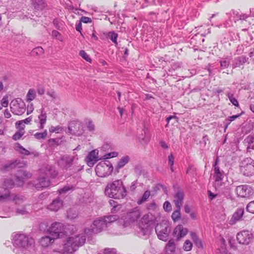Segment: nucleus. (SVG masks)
Listing matches in <instances>:
<instances>
[{"instance_id": "c9c22d12", "label": "nucleus", "mask_w": 254, "mask_h": 254, "mask_svg": "<svg viewBox=\"0 0 254 254\" xmlns=\"http://www.w3.org/2000/svg\"><path fill=\"white\" fill-rule=\"evenodd\" d=\"M36 97V92L33 89H30L26 95V101L30 102L33 100Z\"/></svg>"}, {"instance_id": "a19ab883", "label": "nucleus", "mask_w": 254, "mask_h": 254, "mask_svg": "<svg viewBox=\"0 0 254 254\" xmlns=\"http://www.w3.org/2000/svg\"><path fill=\"white\" fill-rule=\"evenodd\" d=\"M150 195V191L146 190L144 192L142 197L140 199L138 200V201L137 202V204H141L142 203H143V202L146 201L147 200V199L149 198Z\"/></svg>"}, {"instance_id": "7ed1b4c3", "label": "nucleus", "mask_w": 254, "mask_h": 254, "mask_svg": "<svg viewBox=\"0 0 254 254\" xmlns=\"http://www.w3.org/2000/svg\"><path fill=\"white\" fill-rule=\"evenodd\" d=\"M85 241L86 237L83 234L68 237L63 245V250L65 253H72L76 251L79 247L83 245Z\"/></svg>"}, {"instance_id": "aec40b11", "label": "nucleus", "mask_w": 254, "mask_h": 254, "mask_svg": "<svg viewBox=\"0 0 254 254\" xmlns=\"http://www.w3.org/2000/svg\"><path fill=\"white\" fill-rule=\"evenodd\" d=\"M98 152L97 149H95L89 153L86 158L87 165L89 166H93L99 160Z\"/></svg>"}, {"instance_id": "338daca9", "label": "nucleus", "mask_w": 254, "mask_h": 254, "mask_svg": "<svg viewBox=\"0 0 254 254\" xmlns=\"http://www.w3.org/2000/svg\"><path fill=\"white\" fill-rule=\"evenodd\" d=\"M72 212V210H69L67 211V217L68 218L72 219L76 217V213H73L71 214V213Z\"/></svg>"}, {"instance_id": "7c9ffc66", "label": "nucleus", "mask_w": 254, "mask_h": 254, "mask_svg": "<svg viewBox=\"0 0 254 254\" xmlns=\"http://www.w3.org/2000/svg\"><path fill=\"white\" fill-rule=\"evenodd\" d=\"M9 196L10 191L8 189L0 187V201L7 200Z\"/></svg>"}, {"instance_id": "e433bc0d", "label": "nucleus", "mask_w": 254, "mask_h": 254, "mask_svg": "<svg viewBox=\"0 0 254 254\" xmlns=\"http://www.w3.org/2000/svg\"><path fill=\"white\" fill-rule=\"evenodd\" d=\"M44 50L41 47H37L31 51V55L33 56H39L44 54Z\"/></svg>"}, {"instance_id": "49530a36", "label": "nucleus", "mask_w": 254, "mask_h": 254, "mask_svg": "<svg viewBox=\"0 0 254 254\" xmlns=\"http://www.w3.org/2000/svg\"><path fill=\"white\" fill-rule=\"evenodd\" d=\"M73 187L72 186H65L58 190L60 194L65 193L69 190H72Z\"/></svg>"}, {"instance_id": "dca6fc26", "label": "nucleus", "mask_w": 254, "mask_h": 254, "mask_svg": "<svg viewBox=\"0 0 254 254\" xmlns=\"http://www.w3.org/2000/svg\"><path fill=\"white\" fill-rule=\"evenodd\" d=\"M253 235L249 231L243 230L237 234V239L239 243L243 245H248L252 240Z\"/></svg>"}, {"instance_id": "473e14b6", "label": "nucleus", "mask_w": 254, "mask_h": 254, "mask_svg": "<svg viewBox=\"0 0 254 254\" xmlns=\"http://www.w3.org/2000/svg\"><path fill=\"white\" fill-rule=\"evenodd\" d=\"M29 206V205H25L20 207L17 208L16 209L15 213L17 215H25L29 213V209L27 207Z\"/></svg>"}, {"instance_id": "f3484780", "label": "nucleus", "mask_w": 254, "mask_h": 254, "mask_svg": "<svg viewBox=\"0 0 254 254\" xmlns=\"http://www.w3.org/2000/svg\"><path fill=\"white\" fill-rule=\"evenodd\" d=\"M31 177V174L23 170H19L15 176V181L17 186H21L25 179Z\"/></svg>"}, {"instance_id": "37998d69", "label": "nucleus", "mask_w": 254, "mask_h": 254, "mask_svg": "<svg viewBox=\"0 0 254 254\" xmlns=\"http://www.w3.org/2000/svg\"><path fill=\"white\" fill-rule=\"evenodd\" d=\"M240 115H241V114H237V115H233V116L229 117L226 120V123L225 125V128H227L228 127V126L230 124V123L232 121H234L235 120H236V119L239 118L240 116Z\"/></svg>"}, {"instance_id": "412c9836", "label": "nucleus", "mask_w": 254, "mask_h": 254, "mask_svg": "<svg viewBox=\"0 0 254 254\" xmlns=\"http://www.w3.org/2000/svg\"><path fill=\"white\" fill-rule=\"evenodd\" d=\"M141 212L137 207L133 208L127 213V219L133 222L137 220L140 216Z\"/></svg>"}, {"instance_id": "0eeeda50", "label": "nucleus", "mask_w": 254, "mask_h": 254, "mask_svg": "<svg viewBox=\"0 0 254 254\" xmlns=\"http://www.w3.org/2000/svg\"><path fill=\"white\" fill-rule=\"evenodd\" d=\"M113 170L112 164L107 160L99 162L96 166V175L100 177H105L110 175Z\"/></svg>"}, {"instance_id": "774afa93", "label": "nucleus", "mask_w": 254, "mask_h": 254, "mask_svg": "<svg viewBox=\"0 0 254 254\" xmlns=\"http://www.w3.org/2000/svg\"><path fill=\"white\" fill-rule=\"evenodd\" d=\"M174 163V157L172 154L168 156V164L170 166H173Z\"/></svg>"}, {"instance_id": "a211bd4d", "label": "nucleus", "mask_w": 254, "mask_h": 254, "mask_svg": "<svg viewBox=\"0 0 254 254\" xmlns=\"http://www.w3.org/2000/svg\"><path fill=\"white\" fill-rule=\"evenodd\" d=\"M24 165V163L23 162H21L19 160H15L14 161H11L3 165L1 167L0 170L3 172L9 171L16 167H22Z\"/></svg>"}, {"instance_id": "f03ea898", "label": "nucleus", "mask_w": 254, "mask_h": 254, "mask_svg": "<svg viewBox=\"0 0 254 254\" xmlns=\"http://www.w3.org/2000/svg\"><path fill=\"white\" fill-rule=\"evenodd\" d=\"M105 193L109 197L121 199L127 195V190L121 180H118L108 184L105 189Z\"/></svg>"}, {"instance_id": "bf43d9fd", "label": "nucleus", "mask_w": 254, "mask_h": 254, "mask_svg": "<svg viewBox=\"0 0 254 254\" xmlns=\"http://www.w3.org/2000/svg\"><path fill=\"white\" fill-rule=\"evenodd\" d=\"M47 94L53 100L57 98V95L54 90H50L47 91Z\"/></svg>"}, {"instance_id": "cd10ccee", "label": "nucleus", "mask_w": 254, "mask_h": 254, "mask_svg": "<svg viewBox=\"0 0 254 254\" xmlns=\"http://www.w3.org/2000/svg\"><path fill=\"white\" fill-rule=\"evenodd\" d=\"M244 142L247 146V150L248 152H251L252 150L254 149V135H250L248 136L244 140Z\"/></svg>"}, {"instance_id": "393cba45", "label": "nucleus", "mask_w": 254, "mask_h": 254, "mask_svg": "<svg viewBox=\"0 0 254 254\" xmlns=\"http://www.w3.org/2000/svg\"><path fill=\"white\" fill-rule=\"evenodd\" d=\"M248 60L249 58L246 56H242L238 57L234 59L233 67L235 68L240 67L241 65L247 63Z\"/></svg>"}, {"instance_id": "6ab92c4d", "label": "nucleus", "mask_w": 254, "mask_h": 254, "mask_svg": "<svg viewBox=\"0 0 254 254\" xmlns=\"http://www.w3.org/2000/svg\"><path fill=\"white\" fill-rule=\"evenodd\" d=\"M184 196V191L179 188L173 195V202L176 207H181L183 203Z\"/></svg>"}, {"instance_id": "6e6d98bb", "label": "nucleus", "mask_w": 254, "mask_h": 254, "mask_svg": "<svg viewBox=\"0 0 254 254\" xmlns=\"http://www.w3.org/2000/svg\"><path fill=\"white\" fill-rule=\"evenodd\" d=\"M163 208L166 212H170L172 210V205L168 201H166L163 204Z\"/></svg>"}, {"instance_id": "72a5a7b5", "label": "nucleus", "mask_w": 254, "mask_h": 254, "mask_svg": "<svg viewBox=\"0 0 254 254\" xmlns=\"http://www.w3.org/2000/svg\"><path fill=\"white\" fill-rule=\"evenodd\" d=\"M107 37L110 38L111 41L115 44V46L118 45L117 38L118 34L114 31H111L107 34Z\"/></svg>"}, {"instance_id": "b1692460", "label": "nucleus", "mask_w": 254, "mask_h": 254, "mask_svg": "<svg viewBox=\"0 0 254 254\" xmlns=\"http://www.w3.org/2000/svg\"><path fill=\"white\" fill-rule=\"evenodd\" d=\"M63 202L59 198L54 199L49 205L48 208L53 211H57L62 207Z\"/></svg>"}, {"instance_id": "c756f323", "label": "nucleus", "mask_w": 254, "mask_h": 254, "mask_svg": "<svg viewBox=\"0 0 254 254\" xmlns=\"http://www.w3.org/2000/svg\"><path fill=\"white\" fill-rule=\"evenodd\" d=\"M16 147L17 148V150L18 151V152L24 155H29L30 154H33L35 156H38L39 155V154L36 151H34L30 152L28 150L26 149L25 148H24L22 146H21L20 144L17 143L16 145Z\"/></svg>"}, {"instance_id": "e2e57ef3", "label": "nucleus", "mask_w": 254, "mask_h": 254, "mask_svg": "<svg viewBox=\"0 0 254 254\" xmlns=\"http://www.w3.org/2000/svg\"><path fill=\"white\" fill-rule=\"evenodd\" d=\"M118 155V153L117 152H112L109 153H108L104 155L105 157V159H109L113 157H115L117 156Z\"/></svg>"}, {"instance_id": "a18cd8bd", "label": "nucleus", "mask_w": 254, "mask_h": 254, "mask_svg": "<svg viewBox=\"0 0 254 254\" xmlns=\"http://www.w3.org/2000/svg\"><path fill=\"white\" fill-rule=\"evenodd\" d=\"M166 249L167 251L171 252H174L175 250V245L174 240H170L166 245Z\"/></svg>"}, {"instance_id": "052dcab7", "label": "nucleus", "mask_w": 254, "mask_h": 254, "mask_svg": "<svg viewBox=\"0 0 254 254\" xmlns=\"http://www.w3.org/2000/svg\"><path fill=\"white\" fill-rule=\"evenodd\" d=\"M81 22H83L84 23H89L92 22V19L91 18L86 16H82L80 18L79 20Z\"/></svg>"}, {"instance_id": "9d476101", "label": "nucleus", "mask_w": 254, "mask_h": 254, "mask_svg": "<svg viewBox=\"0 0 254 254\" xmlns=\"http://www.w3.org/2000/svg\"><path fill=\"white\" fill-rule=\"evenodd\" d=\"M78 158L77 155H70L68 154H65L62 156L58 161V164L62 168L64 169L67 170L71 166L75 163L78 164L77 161Z\"/></svg>"}, {"instance_id": "13d9d810", "label": "nucleus", "mask_w": 254, "mask_h": 254, "mask_svg": "<svg viewBox=\"0 0 254 254\" xmlns=\"http://www.w3.org/2000/svg\"><path fill=\"white\" fill-rule=\"evenodd\" d=\"M62 127L60 126H58L57 127L52 126L49 128V131L50 132H59L60 130H62Z\"/></svg>"}, {"instance_id": "2eb2a0df", "label": "nucleus", "mask_w": 254, "mask_h": 254, "mask_svg": "<svg viewBox=\"0 0 254 254\" xmlns=\"http://www.w3.org/2000/svg\"><path fill=\"white\" fill-rule=\"evenodd\" d=\"M64 225L60 222L53 223L48 230V231L55 239L60 237L63 233Z\"/></svg>"}, {"instance_id": "8fccbe9b", "label": "nucleus", "mask_w": 254, "mask_h": 254, "mask_svg": "<svg viewBox=\"0 0 254 254\" xmlns=\"http://www.w3.org/2000/svg\"><path fill=\"white\" fill-rule=\"evenodd\" d=\"M192 244L189 240H186L185 242L183 248L186 251H190L192 249Z\"/></svg>"}, {"instance_id": "1a4fd4ad", "label": "nucleus", "mask_w": 254, "mask_h": 254, "mask_svg": "<svg viewBox=\"0 0 254 254\" xmlns=\"http://www.w3.org/2000/svg\"><path fill=\"white\" fill-rule=\"evenodd\" d=\"M240 171L244 175L252 176L254 174V162L251 158H246L243 160L240 165Z\"/></svg>"}, {"instance_id": "f257e3e1", "label": "nucleus", "mask_w": 254, "mask_h": 254, "mask_svg": "<svg viewBox=\"0 0 254 254\" xmlns=\"http://www.w3.org/2000/svg\"><path fill=\"white\" fill-rule=\"evenodd\" d=\"M34 244V239L24 234L17 233L13 236V251L15 254H37Z\"/></svg>"}, {"instance_id": "864d4df0", "label": "nucleus", "mask_w": 254, "mask_h": 254, "mask_svg": "<svg viewBox=\"0 0 254 254\" xmlns=\"http://www.w3.org/2000/svg\"><path fill=\"white\" fill-rule=\"evenodd\" d=\"M79 55L86 61L91 62V59L89 57V56L84 51H80L79 52Z\"/></svg>"}, {"instance_id": "2f4dec72", "label": "nucleus", "mask_w": 254, "mask_h": 254, "mask_svg": "<svg viewBox=\"0 0 254 254\" xmlns=\"http://www.w3.org/2000/svg\"><path fill=\"white\" fill-rule=\"evenodd\" d=\"M55 239L53 237L44 236L41 238L40 243L42 246L47 247L54 242Z\"/></svg>"}, {"instance_id": "680f3d73", "label": "nucleus", "mask_w": 254, "mask_h": 254, "mask_svg": "<svg viewBox=\"0 0 254 254\" xmlns=\"http://www.w3.org/2000/svg\"><path fill=\"white\" fill-rule=\"evenodd\" d=\"M221 67L223 68H226L229 67L230 62L226 60L220 61Z\"/></svg>"}, {"instance_id": "f8f14e48", "label": "nucleus", "mask_w": 254, "mask_h": 254, "mask_svg": "<svg viewBox=\"0 0 254 254\" xmlns=\"http://www.w3.org/2000/svg\"><path fill=\"white\" fill-rule=\"evenodd\" d=\"M236 192L238 196L243 198H249L254 194L252 188L247 185H242L236 187Z\"/></svg>"}, {"instance_id": "5701e85b", "label": "nucleus", "mask_w": 254, "mask_h": 254, "mask_svg": "<svg viewBox=\"0 0 254 254\" xmlns=\"http://www.w3.org/2000/svg\"><path fill=\"white\" fill-rule=\"evenodd\" d=\"M188 230L184 228L181 225H178L174 229L173 235L176 237L177 239H180L187 235Z\"/></svg>"}, {"instance_id": "39448f33", "label": "nucleus", "mask_w": 254, "mask_h": 254, "mask_svg": "<svg viewBox=\"0 0 254 254\" xmlns=\"http://www.w3.org/2000/svg\"><path fill=\"white\" fill-rule=\"evenodd\" d=\"M50 175L53 178L55 177L57 175V173L53 170L51 167L47 168L45 176H40L37 180V183L34 184L35 187L37 190H42L43 188H47L50 186L51 183L48 178Z\"/></svg>"}, {"instance_id": "4be33fe9", "label": "nucleus", "mask_w": 254, "mask_h": 254, "mask_svg": "<svg viewBox=\"0 0 254 254\" xmlns=\"http://www.w3.org/2000/svg\"><path fill=\"white\" fill-rule=\"evenodd\" d=\"M212 171L213 178L215 182H220L223 180L225 174L224 172L221 170L220 167H215V168H213Z\"/></svg>"}, {"instance_id": "0e129e2a", "label": "nucleus", "mask_w": 254, "mask_h": 254, "mask_svg": "<svg viewBox=\"0 0 254 254\" xmlns=\"http://www.w3.org/2000/svg\"><path fill=\"white\" fill-rule=\"evenodd\" d=\"M104 254H117V251L115 249H105L104 250Z\"/></svg>"}, {"instance_id": "ddd939ff", "label": "nucleus", "mask_w": 254, "mask_h": 254, "mask_svg": "<svg viewBox=\"0 0 254 254\" xmlns=\"http://www.w3.org/2000/svg\"><path fill=\"white\" fill-rule=\"evenodd\" d=\"M169 231L168 226L166 223L158 224L155 227V232L158 238L164 241L167 240Z\"/></svg>"}, {"instance_id": "4c0bfd02", "label": "nucleus", "mask_w": 254, "mask_h": 254, "mask_svg": "<svg viewBox=\"0 0 254 254\" xmlns=\"http://www.w3.org/2000/svg\"><path fill=\"white\" fill-rule=\"evenodd\" d=\"M181 207H177V209L174 211L172 214V218L175 222L177 221L181 218Z\"/></svg>"}, {"instance_id": "6e6552de", "label": "nucleus", "mask_w": 254, "mask_h": 254, "mask_svg": "<svg viewBox=\"0 0 254 254\" xmlns=\"http://www.w3.org/2000/svg\"><path fill=\"white\" fill-rule=\"evenodd\" d=\"M148 215H144L138 223V233L140 237L146 238L150 233L151 227Z\"/></svg>"}, {"instance_id": "3c124183", "label": "nucleus", "mask_w": 254, "mask_h": 254, "mask_svg": "<svg viewBox=\"0 0 254 254\" xmlns=\"http://www.w3.org/2000/svg\"><path fill=\"white\" fill-rule=\"evenodd\" d=\"M52 35L54 38L60 40V41H63V37L61 34L58 31L53 30L52 32Z\"/></svg>"}, {"instance_id": "ea45409f", "label": "nucleus", "mask_w": 254, "mask_h": 254, "mask_svg": "<svg viewBox=\"0 0 254 254\" xmlns=\"http://www.w3.org/2000/svg\"><path fill=\"white\" fill-rule=\"evenodd\" d=\"M244 209H239L237 210L236 212L234 213L232 216V219L235 220H239L241 217L243 216L244 214Z\"/></svg>"}, {"instance_id": "f704fd0d", "label": "nucleus", "mask_w": 254, "mask_h": 254, "mask_svg": "<svg viewBox=\"0 0 254 254\" xmlns=\"http://www.w3.org/2000/svg\"><path fill=\"white\" fill-rule=\"evenodd\" d=\"M119 217V216L116 214L104 216L107 225L117 220Z\"/></svg>"}, {"instance_id": "58836bf2", "label": "nucleus", "mask_w": 254, "mask_h": 254, "mask_svg": "<svg viewBox=\"0 0 254 254\" xmlns=\"http://www.w3.org/2000/svg\"><path fill=\"white\" fill-rule=\"evenodd\" d=\"M139 141L143 145H147L150 141V137L146 134H141V136L138 137Z\"/></svg>"}, {"instance_id": "5fc2aeb1", "label": "nucleus", "mask_w": 254, "mask_h": 254, "mask_svg": "<svg viewBox=\"0 0 254 254\" xmlns=\"http://www.w3.org/2000/svg\"><path fill=\"white\" fill-rule=\"evenodd\" d=\"M59 139L57 138H51L48 141V144L51 146H57L59 144Z\"/></svg>"}, {"instance_id": "603ef678", "label": "nucleus", "mask_w": 254, "mask_h": 254, "mask_svg": "<svg viewBox=\"0 0 254 254\" xmlns=\"http://www.w3.org/2000/svg\"><path fill=\"white\" fill-rule=\"evenodd\" d=\"M24 131L22 130H19V131L16 132L14 133V134L12 136V139L14 140H17L19 139L24 134Z\"/></svg>"}, {"instance_id": "4468645a", "label": "nucleus", "mask_w": 254, "mask_h": 254, "mask_svg": "<svg viewBox=\"0 0 254 254\" xmlns=\"http://www.w3.org/2000/svg\"><path fill=\"white\" fill-rule=\"evenodd\" d=\"M68 131L70 134L76 136L82 135L83 129L81 123L75 121H71L68 126Z\"/></svg>"}, {"instance_id": "423d86ee", "label": "nucleus", "mask_w": 254, "mask_h": 254, "mask_svg": "<svg viewBox=\"0 0 254 254\" xmlns=\"http://www.w3.org/2000/svg\"><path fill=\"white\" fill-rule=\"evenodd\" d=\"M107 226L108 225L104 217H100L94 221L93 224L90 226V228H85L84 229V233L87 235L97 234Z\"/></svg>"}, {"instance_id": "4d7b16f0", "label": "nucleus", "mask_w": 254, "mask_h": 254, "mask_svg": "<svg viewBox=\"0 0 254 254\" xmlns=\"http://www.w3.org/2000/svg\"><path fill=\"white\" fill-rule=\"evenodd\" d=\"M246 208L248 211L254 213V201L250 202L247 205Z\"/></svg>"}, {"instance_id": "a878e982", "label": "nucleus", "mask_w": 254, "mask_h": 254, "mask_svg": "<svg viewBox=\"0 0 254 254\" xmlns=\"http://www.w3.org/2000/svg\"><path fill=\"white\" fill-rule=\"evenodd\" d=\"M32 4L35 9L42 10L47 6V3L44 0H32Z\"/></svg>"}, {"instance_id": "c85d7f7f", "label": "nucleus", "mask_w": 254, "mask_h": 254, "mask_svg": "<svg viewBox=\"0 0 254 254\" xmlns=\"http://www.w3.org/2000/svg\"><path fill=\"white\" fill-rule=\"evenodd\" d=\"M130 158L128 156L126 155L123 156L118 162L117 165L116 167L115 170L118 173L119 170L123 168L127 164L129 161Z\"/></svg>"}, {"instance_id": "de8ad7c7", "label": "nucleus", "mask_w": 254, "mask_h": 254, "mask_svg": "<svg viewBox=\"0 0 254 254\" xmlns=\"http://www.w3.org/2000/svg\"><path fill=\"white\" fill-rule=\"evenodd\" d=\"M3 185L6 188H11L14 186V183L10 179H6L4 181Z\"/></svg>"}, {"instance_id": "bb28decb", "label": "nucleus", "mask_w": 254, "mask_h": 254, "mask_svg": "<svg viewBox=\"0 0 254 254\" xmlns=\"http://www.w3.org/2000/svg\"><path fill=\"white\" fill-rule=\"evenodd\" d=\"M25 197L22 195L10 193V196L7 200L12 201L16 204H19L22 203Z\"/></svg>"}, {"instance_id": "9b49d317", "label": "nucleus", "mask_w": 254, "mask_h": 254, "mask_svg": "<svg viewBox=\"0 0 254 254\" xmlns=\"http://www.w3.org/2000/svg\"><path fill=\"white\" fill-rule=\"evenodd\" d=\"M10 106L12 113L16 115H21L25 111L24 103L20 98L12 100L10 104Z\"/></svg>"}, {"instance_id": "c03bdc74", "label": "nucleus", "mask_w": 254, "mask_h": 254, "mask_svg": "<svg viewBox=\"0 0 254 254\" xmlns=\"http://www.w3.org/2000/svg\"><path fill=\"white\" fill-rule=\"evenodd\" d=\"M47 131L45 130L43 132H36L34 134V137L37 139H45L47 136Z\"/></svg>"}, {"instance_id": "09e8293b", "label": "nucleus", "mask_w": 254, "mask_h": 254, "mask_svg": "<svg viewBox=\"0 0 254 254\" xmlns=\"http://www.w3.org/2000/svg\"><path fill=\"white\" fill-rule=\"evenodd\" d=\"M86 125L89 131H94L95 130V125L91 120H88L86 123Z\"/></svg>"}, {"instance_id": "20e7f679", "label": "nucleus", "mask_w": 254, "mask_h": 254, "mask_svg": "<svg viewBox=\"0 0 254 254\" xmlns=\"http://www.w3.org/2000/svg\"><path fill=\"white\" fill-rule=\"evenodd\" d=\"M85 241L86 237L83 234L68 237L63 245V250L65 253H72L76 251L79 247L83 245Z\"/></svg>"}, {"instance_id": "79ce46f5", "label": "nucleus", "mask_w": 254, "mask_h": 254, "mask_svg": "<svg viewBox=\"0 0 254 254\" xmlns=\"http://www.w3.org/2000/svg\"><path fill=\"white\" fill-rule=\"evenodd\" d=\"M191 238L193 241V242L198 247H202V244L200 240L198 238L196 234L194 232H191L190 234Z\"/></svg>"}, {"instance_id": "69168bd1", "label": "nucleus", "mask_w": 254, "mask_h": 254, "mask_svg": "<svg viewBox=\"0 0 254 254\" xmlns=\"http://www.w3.org/2000/svg\"><path fill=\"white\" fill-rule=\"evenodd\" d=\"M15 124L17 127L19 128L20 130L24 131L25 125L22 121H17Z\"/></svg>"}]
</instances>
